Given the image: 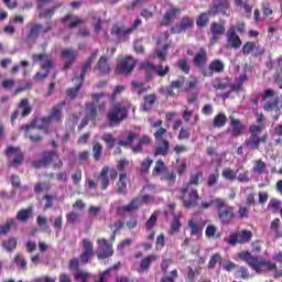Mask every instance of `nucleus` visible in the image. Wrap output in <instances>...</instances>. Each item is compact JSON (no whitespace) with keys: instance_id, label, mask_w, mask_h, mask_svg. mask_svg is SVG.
I'll list each match as a JSON object with an SVG mask.
<instances>
[{"instance_id":"obj_8","label":"nucleus","mask_w":282,"mask_h":282,"mask_svg":"<svg viewBox=\"0 0 282 282\" xmlns=\"http://www.w3.org/2000/svg\"><path fill=\"white\" fill-rule=\"evenodd\" d=\"M122 138H126V139H121L118 141L119 147H124V149L131 148L133 153H142L143 145L140 144V142L137 145H133V141L138 140V133L132 131H127L122 134Z\"/></svg>"},{"instance_id":"obj_61","label":"nucleus","mask_w":282,"mask_h":282,"mask_svg":"<svg viewBox=\"0 0 282 282\" xmlns=\"http://www.w3.org/2000/svg\"><path fill=\"white\" fill-rule=\"evenodd\" d=\"M36 224L40 228H43V230H50V226L47 225V219L45 217L37 216Z\"/></svg>"},{"instance_id":"obj_60","label":"nucleus","mask_w":282,"mask_h":282,"mask_svg":"<svg viewBox=\"0 0 282 282\" xmlns=\"http://www.w3.org/2000/svg\"><path fill=\"white\" fill-rule=\"evenodd\" d=\"M151 164H153V161L151 158H147L142 163H141V173H149V169H151Z\"/></svg>"},{"instance_id":"obj_38","label":"nucleus","mask_w":282,"mask_h":282,"mask_svg":"<svg viewBox=\"0 0 282 282\" xmlns=\"http://www.w3.org/2000/svg\"><path fill=\"white\" fill-rule=\"evenodd\" d=\"M32 213H33L32 207H28L26 209H21L17 214L18 221H22L23 224H25V221H28V219L32 217Z\"/></svg>"},{"instance_id":"obj_27","label":"nucleus","mask_w":282,"mask_h":282,"mask_svg":"<svg viewBox=\"0 0 282 282\" xmlns=\"http://www.w3.org/2000/svg\"><path fill=\"white\" fill-rule=\"evenodd\" d=\"M62 56L64 58H67V61L64 64V69H69L72 65H74V61L78 57V52L73 48H66L62 51Z\"/></svg>"},{"instance_id":"obj_46","label":"nucleus","mask_w":282,"mask_h":282,"mask_svg":"<svg viewBox=\"0 0 282 282\" xmlns=\"http://www.w3.org/2000/svg\"><path fill=\"white\" fill-rule=\"evenodd\" d=\"M226 122H228V118L224 113H219L214 118V127L218 129L225 127Z\"/></svg>"},{"instance_id":"obj_28","label":"nucleus","mask_w":282,"mask_h":282,"mask_svg":"<svg viewBox=\"0 0 282 282\" xmlns=\"http://www.w3.org/2000/svg\"><path fill=\"white\" fill-rule=\"evenodd\" d=\"M230 127L232 138H239V135H243V131H246V126H243L239 119L231 118Z\"/></svg>"},{"instance_id":"obj_55","label":"nucleus","mask_w":282,"mask_h":282,"mask_svg":"<svg viewBox=\"0 0 282 282\" xmlns=\"http://www.w3.org/2000/svg\"><path fill=\"white\" fill-rule=\"evenodd\" d=\"M177 67L181 69V72H184V74H188L191 72V66L186 59H178Z\"/></svg>"},{"instance_id":"obj_3","label":"nucleus","mask_w":282,"mask_h":282,"mask_svg":"<svg viewBox=\"0 0 282 282\" xmlns=\"http://www.w3.org/2000/svg\"><path fill=\"white\" fill-rule=\"evenodd\" d=\"M264 126H250L249 127V138L245 141V147L249 151H259L261 144L268 143V134L261 135L263 132Z\"/></svg>"},{"instance_id":"obj_29","label":"nucleus","mask_w":282,"mask_h":282,"mask_svg":"<svg viewBox=\"0 0 282 282\" xmlns=\"http://www.w3.org/2000/svg\"><path fill=\"white\" fill-rule=\"evenodd\" d=\"M231 84L232 79L228 77H216L212 85L214 89H220L221 91H224V89H228V87H230Z\"/></svg>"},{"instance_id":"obj_34","label":"nucleus","mask_w":282,"mask_h":282,"mask_svg":"<svg viewBox=\"0 0 282 282\" xmlns=\"http://www.w3.org/2000/svg\"><path fill=\"white\" fill-rule=\"evenodd\" d=\"M184 83H186L184 77L171 82L170 86L166 87V94H169L170 96H175V91H173V89H182V87H184Z\"/></svg>"},{"instance_id":"obj_62","label":"nucleus","mask_w":282,"mask_h":282,"mask_svg":"<svg viewBox=\"0 0 282 282\" xmlns=\"http://www.w3.org/2000/svg\"><path fill=\"white\" fill-rule=\"evenodd\" d=\"M158 224V215L152 214L149 220L145 223L147 230H151L153 226Z\"/></svg>"},{"instance_id":"obj_22","label":"nucleus","mask_w":282,"mask_h":282,"mask_svg":"<svg viewBox=\"0 0 282 282\" xmlns=\"http://www.w3.org/2000/svg\"><path fill=\"white\" fill-rule=\"evenodd\" d=\"M96 58H98V50H95L83 64L80 76L77 77V79L82 80V83H85V76H87V73L91 69V65H94V61H96Z\"/></svg>"},{"instance_id":"obj_21","label":"nucleus","mask_w":282,"mask_h":282,"mask_svg":"<svg viewBox=\"0 0 282 282\" xmlns=\"http://www.w3.org/2000/svg\"><path fill=\"white\" fill-rule=\"evenodd\" d=\"M210 32H212V39H210V45H215L217 41H219V36L223 34H226V26H224L223 23L213 22L210 24Z\"/></svg>"},{"instance_id":"obj_9","label":"nucleus","mask_w":282,"mask_h":282,"mask_svg":"<svg viewBox=\"0 0 282 282\" xmlns=\"http://www.w3.org/2000/svg\"><path fill=\"white\" fill-rule=\"evenodd\" d=\"M127 108L120 104H115L108 112V120L110 124H120L122 120H127Z\"/></svg>"},{"instance_id":"obj_41","label":"nucleus","mask_w":282,"mask_h":282,"mask_svg":"<svg viewBox=\"0 0 282 282\" xmlns=\"http://www.w3.org/2000/svg\"><path fill=\"white\" fill-rule=\"evenodd\" d=\"M19 109L22 110V118L30 116L32 113V107L30 106V101L28 99H22L19 104Z\"/></svg>"},{"instance_id":"obj_17","label":"nucleus","mask_w":282,"mask_h":282,"mask_svg":"<svg viewBox=\"0 0 282 282\" xmlns=\"http://www.w3.org/2000/svg\"><path fill=\"white\" fill-rule=\"evenodd\" d=\"M135 67V59L133 57L128 56L120 61L117 65V74H131Z\"/></svg>"},{"instance_id":"obj_35","label":"nucleus","mask_w":282,"mask_h":282,"mask_svg":"<svg viewBox=\"0 0 282 282\" xmlns=\"http://www.w3.org/2000/svg\"><path fill=\"white\" fill-rule=\"evenodd\" d=\"M171 151V143L167 140H162L161 144L156 147L154 155H169Z\"/></svg>"},{"instance_id":"obj_64","label":"nucleus","mask_w":282,"mask_h":282,"mask_svg":"<svg viewBox=\"0 0 282 282\" xmlns=\"http://www.w3.org/2000/svg\"><path fill=\"white\" fill-rule=\"evenodd\" d=\"M177 279V270H173L170 275L162 279V282H175Z\"/></svg>"},{"instance_id":"obj_39","label":"nucleus","mask_w":282,"mask_h":282,"mask_svg":"<svg viewBox=\"0 0 282 282\" xmlns=\"http://www.w3.org/2000/svg\"><path fill=\"white\" fill-rule=\"evenodd\" d=\"M74 276H75V281L77 282H89L91 281L93 275L87 271L77 270L75 271Z\"/></svg>"},{"instance_id":"obj_14","label":"nucleus","mask_w":282,"mask_h":282,"mask_svg":"<svg viewBox=\"0 0 282 282\" xmlns=\"http://www.w3.org/2000/svg\"><path fill=\"white\" fill-rule=\"evenodd\" d=\"M21 131H24L25 138H29L31 142H41L43 140V134H41V130H37L34 126L24 124L21 126Z\"/></svg>"},{"instance_id":"obj_58","label":"nucleus","mask_w":282,"mask_h":282,"mask_svg":"<svg viewBox=\"0 0 282 282\" xmlns=\"http://www.w3.org/2000/svg\"><path fill=\"white\" fill-rule=\"evenodd\" d=\"M254 47H257V43H254V42H247L242 46V54H243V56H248L250 54V52H252V50H254Z\"/></svg>"},{"instance_id":"obj_4","label":"nucleus","mask_w":282,"mask_h":282,"mask_svg":"<svg viewBox=\"0 0 282 282\" xmlns=\"http://www.w3.org/2000/svg\"><path fill=\"white\" fill-rule=\"evenodd\" d=\"M213 203L221 224L228 225L235 219V208L226 204V200L223 198H214Z\"/></svg>"},{"instance_id":"obj_51","label":"nucleus","mask_w":282,"mask_h":282,"mask_svg":"<svg viewBox=\"0 0 282 282\" xmlns=\"http://www.w3.org/2000/svg\"><path fill=\"white\" fill-rule=\"evenodd\" d=\"M253 173H258V175H263L265 173V162L262 160H258L254 162Z\"/></svg>"},{"instance_id":"obj_15","label":"nucleus","mask_w":282,"mask_h":282,"mask_svg":"<svg viewBox=\"0 0 282 282\" xmlns=\"http://www.w3.org/2000/svg\"><path fill=\"white\" fill-rule=\"evenodd\" d=\"M97 243L99 246L97 251L98 259H109V257L113 256V248L109 245L107 239H99Z\"/></svg>"},{"instance_id":"obj_7","label":"nucleus","mask_w":282,"mask_h":282,"mask_svg":"<svg viewBox=\"0 0 282 282\" xmlns=\"http://www.w3.org/2000/svg\"><path fill=\"white\" fill-rule=\"evenodd\" d=\"M52 22H46L45 26H43V24L41 23H33L30 25V30L26 34L25 42L29 45H34V43H36L41 34H47V32H52Z\"/></svg>"},{"instance_id":"obj_10","label":"nucleus","mask_w":282,"mask_h":282,"mask_svg":"<svg viewBox=\"0 0 282 282\" xmlns=\"http://www.w3.org/2000/svg\"><path fill=\"white\" fill-rule=\"evenodd\" d=\"M252 239V231L242 230L230 234L228 243L229 246H237V243H248Z\"/></svg>"},{"instance_id":"obj_1","label":"nucleus","mask_w":282,"mask_h":282,"mask_svg":"<svg viewBox=\"0 0 282 282\" xmlns=\"http://www.w3.org/2000/svg\"><path fill=\"white\" fill-rule=\"evenodd\" d=\"M203 177L204 172L198 171L196 174H192L189 176L188 184L185 187L181 188V199H183L184 208H195V206H197V199H199V194L197 193V189H192L188 194V198H186L184 195L188 193V188H191V186H198L199 180H202Z\"/></svg>"},{"instance_id":"obj_49","label":"nucleus","mask_w":282,"mask_h":282,"mask_svg":"<svg viewBox=\"0 0 282 282\" xmlns=\"http://www.w3.org/2000/svg\"><path fill=\"white\" fill-rule=\"evenodd\" d=\"M156 257L153 254H150L148 257H145L140 264V269L141 270H149V268L151 267V263H153V261H155Z\"/></svg>"},{"instance_id":"obj_37","label":"nucleus","mask_w":282,"mask_h":282,"mask_svg":"<svg viewBox=\"0 0 282 282\" xmlns=\"http://www.w3.org/2000/svg\"><path fill=\"white\" fill-rule=\"evenodd\" d=\"M95 69H98L100 74H109V72H111V68H109V64L107 63V57L101 56Z\"/></svg>"},{"instance_id":"obj_56","label":"nucleus","mask_w":282,"mask_h":282,"mask_svg":"<svg viewBox=\"0 0 282 282\" xmlns=\"http://www.w3.org/2000/svg\"><path fill=\"white\" fill-rule=\"evenodd\" d=\"M169 50V44H164L161 48H156V57L160 61H166V52Z\"/></svg>"},{"instance_id":"obj_11","label":"nucleus","mask_w":282,"mask_h":282,"mask_svg":"<svg viewBox=\"0 0 282 282\" xmlns=\"http://www.w3.org/2000/svg\"><path fill=\"white\" fill-rule=\"evenodd\" d=\"M54 158H57L58 160V153L56 151H46L42 153V158L40 160L33 161L34 169H45V166H50L54 160Z\"/></svg>"},{"instance_id":"obj_53","label":"nucleus","mask_w":282,"mask_h":282,"mask_svg":"<svg viewBox=\"0 0 282 282\" xmlns=\"http://www.w3.org/2000/svg\"><path fill=\"white\" fill-rule=\"evenodd\" d=\"M217 182H219V172L209 174L207 177V186L210 188L213 186H217Z\"/></svg>"},{"instance_id":"obj_63","label":"nucleus","mask_w":282,"mask_h":282,"mask_svg":"<svg viewBox=\"0 0 282 282\" xmlns=\"http://www.w3.org/2000/svg\"><path fill=\"white\" fill-rule=\"evenodd\" d=\"M188 228H191V235H199V225L193 220H188Z\"/></svg>"},{"instance_id":"obj_30","label":"nucleus","mask_w":282,"mask_h":282,"mask_svg":"<svg viewBox=\"0 0 282 282\" xmlns=\"http://www.w3.org/2000/svg\"><path fill=\"white\" fill-rule=\"evenodd\" d=\"M54 67V64L50 59H46L44 64H42V69H44V73H36L34 76V80H43L44 78H47L50 74V69Z\"/></svg>"},{"instance_id":"obj_33","label":"nucleus","mask_w":282,"mask_h":282,"mask_svg":"<svg viewBox=\"0 0 282 282\" xmlns=\"http://www.w3.org/2000/svg\"><path fill=\"white\" fill-rule=\"evenodd\" d=\"M180 8H172L167 10L162 20V25H169L171 21L174 20L177 14H180Z\"/></svg>"},{"instance_id":"obj_45","label":"nucleus","mask_w":282,"mask_h":282,"mask_svg":"<svg viewBox=\"0 0 282 282\" xmlns=\"http://www.w3.org/2000/svg\"><path fill=\"white\" fill-rule=\"evenodd\" d=\"M97 113H98V110L96 109L95 104H88L86 106V118H88L89 120H96Z\"/></svg>"},{"instance_id":"obj_42","label":"nucleus","mask_w":282,"mask_h":282,"mask_svg":"<svg viewBox=\"0 0 282 282\" xmlns=\"http://www.w3.org/2000/svg\"><path fill=\"white\" fill-rule=\"evenodd\" d=\"M77 80H78V84H77L76 87H74V88H68V89L66 90V96H67V98H70V100H74V98H76V97L78 96V91H80V89L83 88V83H84V82H82V80L78 79V78H77Z\"/></svg>"},{"instance_id":"obj_47","label":"nucleus","mask_w":282,"mask_h":282,"mask_svg":"<svg viewBox=\"0 0 282 282\" xmlns=\"http://www.w3.org/2000/svg\"><path fill=\"white\" fill-rule=\"evenodd\" d=\"M67 224L74 226V224H80V214L76 212H70L66 215Z\"/></svg>"},{"instance_id":"obj_18","label":"nucleus","mask_w":282,"mask_h":282,"mask_svg":"<svg viewBox=\"0 0 282 282\" xmlns=\"http://www.w3.org/2000/svg\"><path fill=\"white\" fill-rule=\"evenodd\" d=\"M227 47H231L232 50H239L241 47L242 42L241 37L237 35V31L235 30V26H231L227 33Z\"/></svg>"},{"instance_id":"obj_59","label":"nucleus","mask_w":282,"mask_h":282,"mask_svg":"<svg viewBox=\"0 0 282 282\" xmlns=\"http://www.w3.org/2000/svg\"><path fill=\"white\" fill-rule=\"evenodd\" d=\"M219 261H221V254L215 253L209 260L208 268L213 270Z\"/></svg>"},{"instance_id":"obj_54","label":"nucleus","mask_w":282,"mask_h":282,"mask_svg":"<svg viewBox=\"0 0 282 282\" xmlns=\"http://www.w3.org/2000/svg\"><path fill=\"white\" fill-rule=\"evenodd\" d=\"M208 14H210V13H202L198 17V19L196 21L198 28H206V25H208V21H209Z\"/></svg>"},{"instance_id":"obj_31","label":"nucleus","mask_w":282,"mask_h":282,"mask_svg":"<svg viewBox=\"0 0 282 282\" xmlns=\"http://www.w3.org/2000/svg\"><path fill=\"white\" fill-rule=\"evenodd\" d=\"M226 10H228V1H219L218 4H214V8L209 9L208 14L215 17V14H226Z\"/></svg>"},{"instance_id":"obj_32","label":"nucleus","mask_w":282,"mask_h":282,"mask_svg":"<svg viewBox=\"0 0 282 282\" xmlns=\"http://www.w3.org/2000/svg\"><path fill=\"white\" fill-rule=\"evenodd\" d=\"M118 195H127V173L119 174V181L117 183Z\"/></svg>"},{"instance_id":"obj_40","label":"nucleus","mask_w":282,"mask_h":282,"mask_svg":"<svg viewBox=\"0 0 282 282\" xmlns=\"http://www.w3.org/2000/svg\"><path fill=\"white\" fill-rule=\"evenodd\" d=\"M17 226V221L14 219L7 220L6 224L0 225V237H6Z\"/></svg>"},{"instance_id":"obj_44","label":"nucleus","mask_w":282,"mask_h":282,"mask_svg":"<svg viewBox=\"0 0 282 282\" xmlns=\"http://www.w3.org/2000/svg\"><path fill=\"white\" fill-rule=\"evenodd\" d=\"M58 8H61V3L55 4L50 9L41 11L39 18L40 19H47V17L52 18L54 17V13L56 12V10H58Z\"/></svg>"},{"instance_id":"obj_43","label":"nucleus","mask_w":282,"mask_h":282,"mask_svg":"<svg viewBox=\"0 0 282 282\" xmlns=\"http://www.w3.org/2000/svg\"><path fill=\"white\" fill-rule=\"evenodd\" d=\"M93 158L96 162H100L102 158V144L99 142H96L93 145Z\"/></svg>"},{"instance_id":"obj_6","label":"nucleus","mask_w":282,"mask_h":282,"mask_svg":"<svg viewBox=\"0 0 282 282\" xmlns=\"http://www.w3.org/2000/svg\"><path fill=\"white\" fill-rule=\"evenodd\" d=\"M262 100H264L263 109L264 111H276V115L281 113L282 109V96H279L276 91L272 89H267L262 95Z\"/></svg>"},{"instance_id":"obj_24","label":"nucleus","mask_w":282,"mask_h":282,"mask_svg":"<svg viewBox=\"0 0 282 282\" xmlns=\"http://www.w3.org/2000/svg\"><path fill=\"white\" fill-rule=\"evenodd\" d=\"M63 107H65V101H61L52 108L50 116L46 117L48 122H61L63 120Z\"/></svg>"},{"instance_id":"obj_2","label":"nucleus","mask_w":282,"mask_h":282,"mask_svg":"<svg viewBox=\"0 0 282 282\" xmlns=\"http://www.w3.org/2000/svg\"><path fill=\"white\" fill-rule=\"evenodd\" d=\"M238 257L248 263L257 274H261L262 272H270L275 270L276 272V263L269 262L265 259H260L258 257L252 256L249 251H242L238 253Z\"/></svg>"},{"instance_id":"obj_16","label":"nucleus","mask_w":282,"mask_h":282,"mask_svg":"<svg viewBox=\"0 0 282 282\" xmlns=\"http://www.w3.org/2000/svg\"><path fill=\"white\" fill-rule=\"evenodd\" d=\"M224 69H225L224 62H221L220 59H214L209 63L208 68L203 69V76L207 78H212V76H214L215 73L221 74Z\"/></svg>"},{"instance_id":"obj_52","label":"nucleus","mask_w":282,"mask_h":282,"mask_svg":"<svg viewBox=\"0 0 282 282\" xmlns=\"http://www.w3.org/2000/svg\"><path fill=\"white\" fill-rule=\"evenodd\" d=\"M223 177H225V180H229L230 182H232V180H237V172H235L230 167H227L223 170Z\"/></svg>"},{"instance_id":"obj_12","label":"nucleus","mask_w":282,"mask_h":282,"mask_svg":"<svg viewBox=\"0 0 282 282\" xmlns=\"http://www.w3.org/2000/svg\"><path fill=\"white\" fill-rule=\"evenodd\" d=\"M208 64V52L205 48H199L193 58L194 67L200 69L202 74H204V69H206V65Z\"/></svg>"},{"instance_id":"obj_25","label":"nucleus","mask_w":282,"mask_h":282,"mask_svg":"<svg viewBox=\"0 0 282 282\" xmlns=\"http://www.w3.org/2000/svg\"><path fill=\"white\" fill-rule=\"evenodd\" d=\"M29 124L33 126L39 131H42V133H50V120L47 117L35 118Z\"/></svg>"},{"instance_id":"obj_26","label":"nucleus","mask_w":282,"mask_h":282,"mask_svg":"<svg viewBox=\"0 0 282 282\" xmlns=\"http://www.w3.org/2000/svg\"><path fill=\"white\" fill-rule=\"evenodd\" d=\"M63 23L68 30H74L78 28V25H83L85 23V20L78 19V17L74 14H67L62 19Z\"/></svg>"},{"instance_id":"obj_48","label":"nucleus","mask_w":282,"mask_h":282,"mask_svg":"<svg viewBox=\"0 0 282 282\" xmlns=\"http://www.w3.org/2000/svg\"><path fill=\"white\" fill-rule=\"evenodd\" d=\"M2 246L7 252H12V250L17 249V238H9L2 242Z\"/></svg>"},{"instance_id":"obj_13","label":"nucleus","mask_w":282,"mask_h":282,"mask_svg":"<svg viewBox=\"0 0 282 282\" xmlns=\"http://www.w3.org/2000/svg\"><path fill=\"white\" fill-rule=\"evenodd\" d=\"M193 25H195L193 18L183 17L181 21L172 28L171 32L173 34H182V32H186V30H192Z\"/></svg>"},{"instance_id":"obj_50","label":"nucleus","mask_w":282,"mask_h":282,"mask_svg":"<svg viewBox=\"0 0 282 282\" xmlns=\"http://www.w3.org/2000/svg\"><path fill=\"white\" fill-rule=\"evenodd\" d=\"M101 140L107 144L108 149H113V147H116V138H113V134L111 133L104 134Z\"/></svg>"},{"instance_id":"obj_20","label":"nucleus","mask_w":282,"mask_h":282,"mask_svg":"<svg viewBox=\"0 0 282 282\" xmlns=\"http://www.w3.org/2000/svg\"><path fill=\"white\" fill-rule=\"evenodd\" d=\"M6 155L7 158H12V155H14L11 166H19L23 163V152H21V149L19 148H14L12 145L8 147L6 150Z\"/></svg>"},{"instance_id":"obj_5","label":"nucleus","mask_w":282,"mask_h":282,"mask_svg":"<svg viewBox=\"0 0 282 282\" xmlns=\"http://www.w3.org/2000/svg\"><path fill=\"white\" fill-rule=\"evenodd\" d=\"M139 25H142V20L140 19H137L131 28H127L124 24L116 23L110 29V34L111 36H116L119 43H124V41H129V36L134 30H138Z\"/></svg>"},{"instance_id":"obj_57","label":"nucleus","mask_w":282,"mask_h":282,"mask_svg":"<svg viewBox=\"0 0 282 282\" xmlns=\"http://www.w3.org/2000/svg\"><path fill=\"white\" fill-rule=\"evenodd\" d=\"M14 262L17 263L18 268H21V270H28V262L21 254H17Z\"/></svg>"},{"instance_id":"obj_19","label":"nucleus","mask_w":282,"mask_h":282,"mask_svg":"<svg viewBox=\"0 0 282 282\" xmlns=\"http://www.w3.org/2000/svg\"><path fill=\"white\" fill-rule=\"evenodd\" d=\"M140 68L144 69L148 75L150 72H155L158 76H161V77L166 76V74L171 72V68L169 66H165V67L162 65L155 66L149 62L141 64Z\"/></svg>"},{"instance_id":"obj_23","label":"nucleus","mask_w":282,"mask_h":282,"mask_svg":"<svg viewBox=\"0 0 282 282\" xmlns=\"http://www.w3.org/2000/svg\"><path fill=\"white\" fill-rule=\"evenodd\" d=\"M94 257V245L88 239L83 240V252L80 254L82 263H89V260Z\"/></svg>"},{"instance_id":"obj_36","label":"nucleus","mask_w":282,"mask_h":282,"mask_svg":"<svg viewBox=\"0 0 282 282\" xmlns=\"http://www.w3.org/2000/svg\"><path fill=\"white\" fill-rule=\"evenodd\" d=\"M109 167H104L100 172V175L98 177L100 184H101V191H107L108 186H109Z\"/></svg>"}]
</instances>
